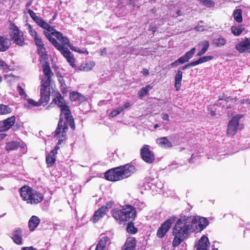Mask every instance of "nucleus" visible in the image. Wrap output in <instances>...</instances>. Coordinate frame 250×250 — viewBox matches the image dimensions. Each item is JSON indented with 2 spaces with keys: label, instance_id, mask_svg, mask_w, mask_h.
I'll return each mask as SVG.
<instances>
[{
  "label": "nucleus",
  "instance_id": "obj_1",
  "mask_svg": "<svg viewBox=\"0 0 250 250\" xmlns=\"http://www.w3.org/2000/svg\"><path fill=\"white\" fill-rule=\"evenodd\" d=\"M195 230V228L191 227L188 216L179 218L172 229V235L174 237L172 242V247H178Z\"/></svg>",
  "mask_w": 250,
  "mask_h": 250
},
{
  "label": "nucleus",
  "instance_id": "obj_2",
  "mask_svg": "<svg viewBox=\"0 0 250 250\" xmlns=\"http://www.w3.org/2000/svg\"><path fill=\"white\" fill-rule=\"evenodd\" d=\"M137 169L132 163H127L107 170L104 173L105 179L111 182L123 180L135 173Z\"/></svg>",
  "mask_w": 250,
  "mask_h": 250
},
{
  "label": "nucleus",
  "instance_id": "obj_3",
  "mask_svg": "<svg viewBox=\"0 0 250 250\" xmlns=\"http://www.w3.org/2000/svg\"><path fill=\"white\" fill-rule=\"evenodd\" d=\"M68 125L73 130L75 129L74 119L69 106H67L60 109L59 120L54 132V135L58 136L61 133L62 138H64L68 130Z\"/></svg>",
  "mask_w": 250,
  "mask_h": 250
},
{
  "label": "nucleus",
  "instance_id": "obj_4",
  "mask_svg": "<svg viewBox=\"0 0 250 250\" xmlns=\"http://www.w3.org/2000/svg\"><path fill=\"white\" fill-rule=\"evenodd\" d=\"M136 216V208L131 205H125L121 208H115L112 211V216L120 225H125L128 221H134Z\"/></svg>",
  "mask_w": 250,
  "mask_h": 250
},
{
  "label": "nucleus",
  "instance_id": "obj_5",
  "mask_svg": "<svg viewBox=\"0 0 250 250\" xmlns=\"http://www.w3.org/2000/svg\"><path fill=\"white\" fill-rule=\"evenodd\" d=\"M20 195L22 199L27 204L36 205L42 202L43 195L32 188L24 186L20 188Z\"/></svg>",
  "mask_w": 250,
  "mask_h": 250
},
{
  "label": "nucleus",
  "instance_id": "obj_6",
  "mask_svg": "<svg viewBox=\"0 0 250 250\" xmlns=\"http://www.w3.org/2000/svg\"><path fill=\"white\" fill-rule=\"evenodd\" d=\"M36 23L42 29L45 30L43 32V34L53 45L54 43L52 40H56L52 36H55L60 42L62 39H63L62 42H63L64 43H65L66 42H68L67 38L66 37L64 36L60 32L57 31L53 27L51 26L48 23L42 19V18H40Z\"/></svg>",
  "mask_w": 250,
  "mask_h": 250
},
{
  "label": "nucleus",
  "instance_id": "obj_7",
  "mask_svg": "<svg viewBox=\"0 0 250 250\" xmlns=\"http://www.w3.org/2000/svg\"><path fill=\"white\" fill-rule=\"evenodd\" d=\"M9 34L11 40L14 43L20 46H24L26 44L23 32L14 22L10 23Z\"/></svg>",
  "mask_w": 250,
  "mask_h": 250
},
{
  "label": "nucleus",
  "instance_id": "obj_8",
  "mask_svg": "<svg viewBox=\"0 0 250 250\" xmlns=\"http://www.w3.org/2000/svg\"><path fill=\"white\" fill-rule=\"evenodd\" d=\"M52 40L53 41V46L61 53L64 57L66 58L69 64L72 67L76 68L75 59L68 48L64 47L66 45H63L62 43L60 44L57 40H54L53 39Z\"/></svg>",
  "mask_w": 250,
  "mask_h": 250
},
{
  "label": "nucleus",
  "instance_id": "obj_9",
  "mask_svg": "<svg viewBox=\"0 0 250 250\" xmlns=\"http://www.w3.org/2000/svg\"><path fill=\"white\" fill-rule=\"evenodd\" d=\"M41 64L43 74L41 80V84L51 86L54 74L51 70L49 62H46Z\"/></svg>",
  "mask_w": 250,
  "mask_h": 250
},
{
  "label": "nucleus",
  "instance_id": "obj_10",
  "mask_svg": "<svg viewBox=\"0 0 250 250\" xmlns=\"http://www.w3.org/2000/svg\"><path fill=\"white\" fill-rule=\"evenodd\" d=\"M243 116V115L237 114L229 121L226 131L228 136L233 137L237 133L239 121Z\"/></svg>",
  "mask_w": 250,
  "mask_h": 250
},
{
  "label": "nucleus",
  "instance_id": "obj_11",
  "mask_svg": "<svg viewBox=\"0 0 250 250\" xmlns=\"http://www.w3.org/2000/svg\"><path fill=\"white\" fill-rule=\"evenodd\" d=\"M188 218L190 223H191V227L193 228H194V225L198 223V225L196 226L195 230L201 231L208 225V220L205 217L199 216H188Z\"/></svg>",
  "mask_w": 250,
  "mask_h": 250
},
{
  "label": "nucleus",
  "instance_id": "obj_12",
  "mask_svg": "<svg viewBox=\"0 0 250 250\" xmlns=\"http://www.w3.org/2000/svg\"><path fill=\"white\" fill-rule=\"evenodd\" d=\"M175 219V216H171L161 224L157 231V236L159 238H162L166 235L174 223Z\"/></svg>",
  "mask_w": 250,
  "mask_h": 250
},
{
  "label": "nucleus",
  "instance_id": "obj_13",
  "mask_svg": "<svg viewBox=\"0 0 250 250\" xmlns=\"http://www.w3.org/2000/svg\"><path fill=\"white\" fill-rule=\"evenodd\" d=\"M37 46V53L39 56V60L41 63L48 62V55L42 39L35 42Z\"/></svg>",
  "mask_w": 250,
  "mask_h": 250
},
{
  "label": "nucleus",
  "instance_id": "obj_14",
  "mask_svg": "<svg viewBox=\"0 0 250 250\" xmlns=\"http://www.w3.org/2000/svg\"><path fill=\"white\" fill-rule=\"evenodd\" d=\"M140 154L143 160L148 164H151L155 160L154 153L150 150V147L147 145L143 146L140 149Z\"/></svg>",
  "mask_w": 250,
  "mask_h": 250
},
{
  "label": "nucleus",
  "instance_id": "obj_15",
  "mask_svg": "<svg viewBox=\"0 0 250 250\" xmlns=\"http://www.w3.org/2000/svg\"><path fill=\"white\" fill-rule=\"evenodd\" d=\"M50 86L41 84L40 94L41 98L39 101L42 104L46 105L50 101Z\"/></svg>",
  "mask_w": 250,
  "mask_h": 250
},
{
  "label": "nucleus",
  "instance_id": "obj_16",
  "mask_svg": "<svg viewBox=\"0 0 250 250\" xmlns=\"http://www.w3.org/2000/svg\"><path fill=\"white\" fill-rule=\"evenodd\" d=\"M196 48L195 47L192 48L189 51L187 52L184 55L179 58L178 60L170 64L171 66H176L180 64H183L188 62L190 59H191L194 54H195Z\"/></svg>",
  "mask_w": 250,
  "mask_h": 250
},
{
  "label": "nucleus",
  "instance_id": "obj_17",
  "mask_svg": "<svg viewBox=\"0 0 250 250\" xmlns=\"http://www.w3.org/2000/svg\"><path fill=\"white\" fill-rule=\"evenodd\" d=\"M250 47V38H245L244 40L235 45V49L240 53H242L247 51L249 53Z\"/></svg>",
  "mask_w": 250,
  "mask_h": 250
},
{
  "label": "nucleus",
  "instance_id": "obj_18",
  "mask_svg": "<svg viewBox=\"0 0 250 250\" xmlns=\"http://www.w3.org/2000/svg\"><path fill=\"white\" fill-rule=\"evenodd\" d=\"M108 211V208L103 206L95 211L91 219L94 224L96 223L101 218L105 216Z\"/></svg>",
  "mask_w": 250,
  "mask_h": 250
},
{
  "label": "nucleus",
  "instance_id": "obj_19",
  "mask_svg": "<svg viewBox=\"0 0 250 250\" xmlns=\"http://www.w3.org/2000/svg\"><path fill=\"white\" fill-rule=\"evenodd\" d=\"M52 102L57 105L60 108V109L68 106L63 97L59 92L55 93Z\"/></svg>",
  "mask_w": 250,
  "mask_h": 250
},
{
  "label": "nucleus",
  "instance_id": "obj_20",
  "mask_svg": "<svg viewBox=\"0 0 250 250\" xmlns=\"http://www.w3.org/2000/svg\"><path fill=\"white\" fill-rule=\"evenodd\" d=\"M13 242L19 245L22 244V230L20 228H16L12 232L11 236Z\"/></svg>",
  "mask_w": 250,
  "mask_h": 250
},
{
  "label": "nucleus",
  "instance_id": "obj_21",
  "mask_svg": "<svg viewBox=\"0 0 250 250\" xmlns=\"http://www.w3.org/2000/svg\"><path fill=\"white\" fill-rule=\"evenodd\" d=\"M16 117L12 116L2 121V125L1 126V130L3 131L8 130L15 123Z\"/></svg>",
  "mask_w": 250,
  "mask_h": 250
},
{
  "label": "nucleus",
  "instance_id": "obj_22",
  "mask_svg": "<svg viewBox=\"0 0 250 250\" xmlns=\"http://www.w3.org/2000/svg\"><path fill=\"white\" fill-rule=\"evenodd\" d=\"M209 245L210 242L208 238L205 235H203L199 240L197 250H208Z\"/></svg>",
  "mask_w": 250,
  "mask_h": 250
},
{
  "label": "nucleus",
  "instance_id": "obj_23",
  "mask_svg": "<svg viewBox=\"0 0 250 250\" xmlns=\"http://www.w3.org/2000/svg\"><path fill=\"white\" fill-rule=\"evenodd\" d=\"M136 245V240L134 237H129L126 240L122 250H135Z\"/></svg>",
  "mask_w": 250,
  "mask_h": 250
},
{
  "label": "nucleus",
  "instance_id": "obj_24",
  "mask_svg": "<svg viewBox=\"0 0 250 250\" xmlns=\"http://www.w3.org/2000/svg\"><path fill=\"white\" fill-rule=\"evenodd\" d=\"M41 222L40 219L37 216L33 215L28 221V228L31 231H34L38 227Z\"/></svg>",
  "mask_w": 250,
  "mask_h": 250
},
{
  "label": "nucleus",
  "instance_id": "obj_25",
  "mask_svg": "<svg viewBox=\"0 0 250 250\" xmlns=\"http://www.w3.org/2000/svg\"><path fill=\"white\" fill-rule=\"evenodd\" d=\"M156 143L158 145L164 148H171L172 144L166 137L158 138L156 140Z\"/></svg>",
  "mask_w": 250,
  "mask_h": 250
},
{
  "label": "nucleus",
  "instance_id": "obj_26",
  "mask_svg": "<svg viewBox=\"0 0 250 250\" xmlns=\"http://www.w3.org/2000/svg\"><path fill=\"white\" fill-rule=\"evenodd\" d=\"M95 63L93 61L86 62L82 63L79 67L78 70L82 71L88 72L94 67Z\"/></svg>",
  "mask_w": 250,
  "mask_h": 250
},
{
  "label": "nucleus",
  "instance_id": "obj_27",
  "mask_svg": "<svg viewBox=\"0 0 250 250\" xmlns=\"http://www.w3.org/2000/svg\"><path fill=\"white\" fill-rule=\"evenodd\" d=\"M63 39H62L60 42H61V43H62L63 45H66L70 47L71 50L72 51H74L75 52H78L79 53H82L84 54L85 55H88L89 52L86 49H80L73 45L71 44L69 42V40L68 38H67V41L68 42H66L65 43H64L63 42H62Z\"/></svg>",
  "mask_w": 250,
  "mask_h": 250
},
{
  "label": "nucleus",
  "instance_id": "obj_28",
  "mask_svg": "<svg viewBox=\"0 0 250 250\" xmlns=\"http://www.w3.org/2000/svg\"><path fill=\"white\" fill-rule=\"evenodd\" d=\"M183 72L181 70H178L175 76V84L174 86L176 91H179L180 89L181 86V82L182 80Z\"/></svg>",
  "mask_w": 250,
  "mask_h": 250
},
{
  "label": "nucleus",
  "instance_id": "obj_29",
  "mask_svg": "<svg viewBox=\"0 0 250 250\" xmlns=\"http://www.w3.org/2000/svg\"><path fill=\"white\" fill-rule=\"evenodd\" d=\"M153 88V86L148 84L145 87H143L138 92V97L142 99L143 98L148 95L149 91Z\"/></svg>",
  "mask_w": 250,
  "mask_h": 250
},
{
  "label": "nucleus",
  "instance_id": "obj_30",
  "mask_svg": "<svg viewBox=\"0 0 250 250\" xmlns=\"http://www.w3.org/2000/svg\"><path fill=\"white\" fill-rule=\"evenodd\" d=\"M69 98L71 101L79 102H83L85 99L83 96L76 91L70 92L69 94Z\"/></svg>",
  "mask_w": 250,
  "mask_h": 250
},
{
  "label": "nucleus",
  "instance_id": "obj_31",
  "mask_svg": "<svg viewBox=\"0 0 250 250\" xmlns=\"http://www.w3.org/2000/svg\"><path fill=\"white\" fill-rule=\"evenodd\" d=\"M10 46V42L7 39L0 36V52L7 50Z\"/></svg>",
  "mask_w": 250,
  "mask_h": 250
},
{
  "label": "nucleus",
  "instance_id": "obj_32",
  "mask_svg": "<svg viewBox=\"0 0 250 250\" xmlns=\"http://www.w3.org/2000/svg\"><path fill=\"white\" fill-rule=\"evenodd\" d=\"M133 221H129L126 223V230L129 234H134L138 232V229L135 227Z\"/></svg>",
  "mask_w": 250,
  "mask_h": 250
},
{
  "label": "nucleus",
  "instance_id": "obj_33",
  "mask_svg": "<svg viewBox=\"0 0 250 250\" xmlns=\"http://www.w3.org/2000/svg\"><path fill=\"white\" fill-rule=\"evenodd\" d=\"M56 155L51 152H49L46 157V163L48 167H51L56 162Z\"/></svg>",
  "mask_w": 250,
  "mask_h": 250
},
{
  "label": "nucleus",
  "instance_id": "obj_34",
  "mask_svg": "<svg viewBox=\"0 0 250 250\" xmlns=\"http://www.w3.org/2000/svg\"><path fill=\"white\" fill-rule=\"evenodd\" d=\"M20 146L19 142L11 141L6 143L5 149L7 151H12L18 149Z\"/></svg>",
  "mask_w": 250,
  "mask_h": 250
},
{
  "label": "nucleus",
  "instance_id": "obj_35",
  "mask_svg": "<svg viewBox=\"0 0 250 250\" xmlns=\"http://www.w3.org/2000/svg\"><path fill=\"white\" fill-rule=\"evenodd\" d=\"M231 33L235 36H239L242 32L245 30L244 26L242 25L237 26H232L230 28Z\"/></svg>",
  "mask_w": 250,
  "mask_h": 250
},
{
  "label": "nucleus",
  "instance_id": "obj_36",
  "mask_svg": "<svg viewBox=\"0 0 250 250\" xmlns=\"http://www.w3.org/2000/svg\"><path fill=\"white\" fill-rule=\"evenodd\" d=\"M28 32L30 36L33 38L35 42L42 40V38L38 34L37 31L34 29L31 25H28Z\"/></svg>",
  "mask_w": 250,
  "mask_h": 250
},
{
  "label": "nucleus",
  "instance_id": "obj_37",
  "mask_svg": "<svg viewBox=\"0 0 250 250\" xmlns=\"http://www.w3.org/2000/svg\"><path fill=\"white\" fill-rule=\"evenodd\" d=\"M242 13V11L240 9H236L233 12V15L234 20L238 23H241L243 21Z\"/></svg>",
  "mask_w": 250,
  "mask_h": 250
},
{
  "label": "nucleus",
  "instance_id": "obj_38",
  "mask_svg": "<svg viewBox=\"0 0 250 250\" xmlns=\"http://www.w3.org/2000/svg\"><path fill=\"white\" fill-rule=\"evenodd\" d=\"M109 240V238L108 236H103L98 242L96 247H99L102 250H104L106 243Z\"/></svg>",
  "mask_w": 250,
  "mask_h": 250
},
{
  "label": "nucleus",
  "instance_id": "obj_39",
  "mask_svg": "<svg viewBox=\"0 0 250 250\" xmlns=\"http://www.w3.org/2000/svg\"><path fill=\"white\" fill-rule=\"evenodd\" d=\"M227 41L222 37L216 38L213 40V44L217 47L223 46L226 44Z\"/></svg>",
  "mask_w": 250,
  "mask_h": 250
},
{
  "label": "nucleus",
  "instance_id": "obj_40",
  "mask_svg": "<svg viewBox=\"0 0 250 250\" xmlns=\"http://www.w3.org/2000/svg\"><path fill=\"white\" fill-rule=\"evenodd\" d=\"M202 44L203 45V48L197 53V56H202L208 50L209 44L208 41H205L202 42Z\"/></svg>",
  "mask_w": 250,
  "mask_h": 250
},
{
  "label": "nucleus",
  "instance_id": "obj_41",
  "mask_svg": "<svg viewBox=\"0 0 250 250\" xmlns=\"http://www.w3.org/2000/svg\"><path fill=\"white\" fill-rule=\"evenodd\" d=\"M212 56H206L200 58L198 60L194 61L195 65L198 64L209 61L213 59Z\"/></svg>",
  "mask_w": 250,
  "mask_h": 250
},
{
  "label": "nucleus",
  "instance_id": "obj_42",
  "mask_svg": "<svg viewBox=\"0 0 250 250\" xmlns=\"http://www.w3.org/2000/svg\"><path fill=\"white\" fill-rule=\"evenodd\" d=\"M12 112L11 108L8 105L0 104V115H5Z\"/></svg>",
  "mask_w": 250,
  "mask_h": 250
},
{
  "label": "nucleus",
  "instance_id": "obj_43",
  "mask_svg": "<svg viewBox=\"0 0 250 250\" xmlns=\"http://www.w3.org/2000/svg\"><path fill=\"white\" fill-rule=\"evenodd\" d=\"M124 110H125V108H123V107H122V106L117 107L116 109L113 110L110 113L109 116L112 117H116L118 115L120 114Z\"/></svg>",
  "mask_w": 250,
  "mask_h": 250
},
{
  "label": "nucleus",
  "instance_id": "obj_44",
  "mask_svg": "<svg viewBox=\"0 0 250 250\" xmlns=\"http://www.w3.org/2000/svg\"><path fill=\"white\" fill-rule=\"evenodd\" d=\"M28 13L29 14L30 17L36 23L40 19L41 17L36 15V14L31 9L28 10Z\"/></svg>",
  "mask_w": 250,
  "mask_h": 250
},
{
  "label": "nucleus",
  "instance_id": "obj_45",
  "mask_svg": "<svg viewBox=\"0 0 250 250\" xmlns=\"http://www.w3.org/2000/svg\"><path fill=\"white\" fill-rule=\"evenodd\" d=\"M201 3L208 7H213L215 5L214 2L212 0H203Z\"/></svg>",
  "mask_w": 250,
  "mask_h": 250
},
{
  "label": "nucleus",
  "instance_id": "obj_46",
  "mask_svg": "<svg viewBox=\"0 0 250 250\" xmlns=\"http://www.w3.org/2000/svg\"><path fill=\"white\" fill-rule=\"evenodd\" d=\"M17 90L21 98H25L27 96L23 88L20 85L17 86Z\"/></svg>",
  "mask_w": 250,
  "mask_h": 250
},
{
  "label": "nucleus",
  "instance_id": "obj_47",
  "mask_svg": "<svg viewBox=\"0 0 250 250\" xmlns=\"http://www.w3.org/2000/svg\"><path fill=\"white\" fill-rule=\"evenodd\" d=\"M57 76L58 77V81L60 84L61 86L62 87L63 89L64 90L66 86L62 76L61 74L59 75H58Z\"/></svg>",
  "mask_w": 250,
  "mask_h": 250
},
{
  "label": "nucleus",
  "instance_id": "obj_48",
  "mask_svg": "<svg viewBox=\"0 0 250 250\" xmlns=\"http://www.w3.org/2000/svg\"><path fill=\"white\" fill-rule=\"evenodd\" d=\"M27 101L28 104L34 106H39L42 105L40 101L38 102H36L32 99H29Z\"/></svg>",
  "mask_w": 250,
  "mask_h": 250
},
{
  "label": "nucleus",
  "instance_id": "obj_49",
  "mask_svg": "<svg viewBox=\"0 0 250 250\" xmlns=\"http://www.w3.org/2000/svg\"><path fill=\"white\" fill-rule=\"evenodd\" d=\"M195 63L194 61L190 62L187 64H186L185 66L182 67V70H184L187 68H188L190 67L195 66Z\"/></svg>",
  "mask_w": 250,
  "mask_h": 250
},
{
  "label": "nucleus",
  "instance_id": "obj_50",
  "mask_svg": "<svg viewBox=\"0 0 250 250\" xmlns=\"http://www.w3.org/2000/svg\"><path fill=\"white\" fill-rule=\"evenodd\" d=\"M59 148H60V147H59V145H57L55 146V147H54V149H53V150H52L51 151H50V152H51V153H53L54 154H55V155H57V154L58 150Z\"/></svg>",
  "mask_w": 250,
  "mask_h": 250
},
{
  "label": "nucleus",
  "instance_id": "obj_51",
  "mask_svg": "<svg viewBox=\"0 0 250 250\" xmlns=\"http://www.w3.org/2000/svg\"><path fill=\"white\" fill-rule=\"evenodd\" d=\"M162 119L165 121H168L169 120V116L167 113H163L162 114Z\"/></svg>",
  "mask_w": 250,
  "mask_h": 250
},
{
  "label": "nucleus",
  "instance_id": "obj_52",
  "mask_svg": "<svg viewBox=\"0 0 250 250\" xmlns=\"http://www.w3.org/2000/svg\"><path fill=\"white\" fill-rule=\"evenodd\" d=\"M142 72L144 76H147L149 75V70L147 68H143Z\"/></svg>",
  "mask_w": 250,
  "mask_h": 250
},
{
  "label": "nucleus",
  "instance_id": "obj_53",
  "mask_svg": "<svg viewBox=\"0 0 250 250\" xmlns=\"http://www.w3.org/2000/svg\"><path fill=\"white\" fill-rule=\"evenodd\" d=\"M241 104H250V100H249V99H243V100H241V102H240Z\"/></svg>",
  "mask_w": 250,
  "mask_h": 250
},
{
  "label": "nucleus",
  "instance_id": "obj_54",
  "mask_svg": "<svg viewBox=\"0 0 250 250\" xmlns=\"http://www.w3.org/2000/svg\"><path fill=\"white\" fill-rule=\"evenodd\" d=\"M34 248L33 247H23L21 250H33Z\"/></svg>",
  "mask_w": 250,
  "mask_h": 250
},
{
  "label": "nucleus",
  "instance_id": "obj_55",
  "mask_svg": "<svg viewBox=\"0 0 250 250\" xmlns=\"http://www.w3.org/2000/svg\"><path fill=\"white\" fill-rule=\"evenodd\" d=\"M130 106H131L130 103L129 102H127L125 104L124 106H123V108H125V109L126 108H127L130 107Z\"/></svg>",
  "mask_w": 250,
  "mask_h": 250
},
{
  "label": "nucleus",
  "instance_id": "obj_56",
  "mask_svg": "<svg viewBox=\"0 0 250 250\" xmlns=\"http://www.w3.org/2000/svg\"><path fill=\"white\" fill-rule=\"evenodd\" d=\"M106 53V48H104L101 51V55H103L104 54Z\"/></svg>",
  "mask_w": 250,
  "mask_h": 250
},
{
  "label": "nucleus",
  "instance_id": "obj_57",
  "mask_svg": "<svg viewBox=\"0 0 250 250\" xmlns=\"http://www.w3.org/2000/svg\"><path fill=\"white\" fill-rule=\"evenodd\" d=\"M0 65L1 66H4L6 64L5 62L3 61H2L0 59Z\"/></svg>",
  "mask_w": 250,
  "mask_h": 250
},
{
  "label": "nucleus",
  "instance_id": "obj_58",
  "mask_svg": "<svg viewBox=\"0 0 250 250\" xmlns=\"http://www.w3.org/2000/svg\"><path fill=\"white\" fill-rule=\"evenodd\" d=\"M64 139H60L59 140H58V142L57 143V145H59L60 144H62V143Z\"/></svg>",
  "mask_w": 250,
  "mask_h": 250
},
{
  "label": "nucleus",
  "instance_id": "obj_59",
  "mask_svg": "<svg viewBox=\"0 0 250 250\" xmlns=\"http://www.w3.org/2000/svg\"><path fill=\"white\" fill-rule=\"evenodd\" d=\"M31 4H32V1H29V2H27L26 3V5L25 6H26V7H28L30 6Z\"/></svg>",
  "mask_w": 250,
  "mask_h": 250
},
{
  "label": "nucleus",
  "instance_id": "obj_60",
  "mask_svg": "<svg viewBox=\"0 0 250 250\" xmlns=\"http://www.w3.org/2000/svg\"><path fill=\"white\" fill-rule=\"evenodd\" d=\"M232 100V99H230V97H227L225 98V99H224V100L226 102H228L229 100Z\"/></svg>",
  "mask_w": 250,
  "mask_h": 250
},
{
  "label": "nucleus",
  "instance_id": "obj_61",
  "mask_svg": "<svg viewBox=\"0 0 250 250\" xmlns=\"http://www.w3.org/2000/svg\"><path fill=\"white\" fill-rule=\"evenodd\" d=\"M224 99H225V97H224V96H223V95L219 96V100H224Z\"/></svg>",
  "mask_w": 250,
  "mask_h": 250
},
{
  "label": "nucleus",
  "instance_id": "obj_62",
  "mask_svg": "<svg viewBox=\"0 0 250 250\" xmlns=\"http://www.w3.org/2000/svg\"><path fill=\"white\" fill-rule=\"evenodd\" d=\"M177 14L178 16H181V11L180 10H178L177 12Z\"/></svg>",
  "mask_w": 250,
  "mask_h": 250
},
{
  "label": "nucleus",
  "instance_id": "obj_63",
  "mask_svg": "<svg viewBox=\"0 0 250 250\" xmlns=\"http://www.w3.org/2000/svg\"><path fill=\"white\" fill-rule=\"evenodd\" d=\"M95 250H102L101 249V248H99V247H96V249H95Z\"/></svg>",
  "mask_w": 250,
  "mask_h": 250
},
{
  "label": "nucleus",
  "instance_id": "obj_64",
  "mask_svg": "<svg viewBox=\"0 0 250 250\" xmlns=\"http://www.w3.org/2000/svg\"><path fill=\"white\" fill-rule=\"evenodd\" d=\"M152 32H153V33H154V32H155V31H156V28H155V27H153V28H152Z\"/></svg>",
  "mask_w": 250,
  "mask_h": 250
}]
</instances>
